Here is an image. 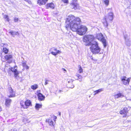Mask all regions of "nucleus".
Masks as SVG:
<instances>
[{
	"mask_svg": "<svg viewBox=\"0 0 131 131\" xmlns=\"http://www.w3.org/2000/svg\"><path fill=\"white\" fill-rule=\"evenodd\" d=\"M48 0H38L37 4L39 5H45Z\"/></svg>",
	"mask_w": 131,
	"mask_h": 131,
	"instance_id": "10",
	"label": "nucleus"
},
{
	"mask_svg": "<svg viewBox=\"0 0 131 131\" xmlns=\"http://www.w3.org/2000/svg\"><path fill=\"white\" fill-rule=\"evenodd\" d=\"M108 21L106 18L103 19V23L105 26L107 27L108 26L107 21Z\"/></svg>",
	"mask_w": 131,
	"mask_h": 131,
	"instance_id": "23",
	"label": "nucleus"
},
{
	"mask_svg": "<svg viewBox=\"0 0 131 131\" xmlns=\"http://www.w3.org/2000/svg\"><path fill=\"white\" fill-rule=\"evenodd\" d=\"M24 104L25 103L24 102H21L20 103V105H21L22 107L24 108H27V107H26V106L24 105Z\"/></svg>",
	"mask_w": 131,
	"mask_h": 131,
	"instance_id": "29",
	"label": "nucleus"
},
{
	"mask_svg": "<svg viewBox=\"0 0 131 131\" xmlns=\"http://www.w3.org/2000/svg\"><path fill=\"white\" fill-rule=\"evenodd\" d=\"M25 1L26 2L28 3L29 4H31V2L30 1H29V0H25Z\"/></svg>",
	"mask_w": 131,
	"mask_h": 131,
	"instance_id": "33",
	"label": "nucleus"
},
{
	"mask_svg": "<svg viewBox=\"0 0 131 131\" xmlns=\"http://www.w3.org/2000/svg\"><path fill=\"white\" fill-rule=\"evenodd\" d=\"M62 91L61 90H59L58 91V92L59 93H60L62 92Z\"/></svg>",
	"mask_w": 131,
	"mask_h": 131,
	"instance_id": "37",
	"label": "nucleus"
},
{
	"mask_svg": "<svg viewBox=\"0 0 131 131\" xmlns=\"http://www.w3.org/2000/svg\"><path fill=\"white\" fill-rule=\"evenodd\" d=\"M9 33L13 36H14L16 34V32H14L12 31H10L9 32Z\"/></svg>",
	"mask_w": 131,
	"mask_h": 131,
	"instance_id": "28",
	"label": "nucleus"
},
{
	"mask_svg": "<svg viewBox=\"0 0 131 131\" xmlns=\"http://www.w3.org/2000/svg\"><path fill=\"white\" fill-rule=\"evenodd\" d=\"M63 71L66 72V70L64 69H63Z\"/></svg>",
	"mask_w": 131,
	"mask_h": 131,
	"instance_id": "38",
	"label": "nucleus"
},
{
	"mask_svg": "<svg viewBox=\"0 0 131 131\" xmlns=\"http://www.w3.org/2000/svg\"><path fill=\"white\" fill-rule=\"evenodd\" d=\"M130 79V78H127L126 77H124L121 79V81L123 84L128 85L129 84Z\"/></svg>",
	"mask_w": 131,
	"mask_h": 131,
	"instance_id": "5",
	"label": "nucleus"
},
{
	"mask_svg": "<svg viewBox=\"0 0 131 131\" xmlns=\"http://www.w3.org/2000/svg\"><path fill=\"white\" fill-rule=\"evenodd\" d=\"M52 50L53 51L51 52V53L52 55L55 56L61 53V52L59 50H57L56 48H53Z\"/></svg>",
	"mask_w": 131,
	"mask_h": 131,
	"instance_id": "7",
	"label": "nucleus"
},
{
	"mask_svg": "<svg viewBox=\"0 0 131 131\" xmlns=\"http://www.w3.org/2000/svg\"><path fill=\"white\" fill-rule=\"evenodd\" d=\"M41 105L39 104H36L35 106L37 110H38L41 107Z\"/></svg>",
	"mask_w": 131,
	"mask_h": 131,
	"instance_id": "25",
	"label": "nucleus"
},
{
	"mask_svg": "<svg viewBox=\"0 0 131 131\" xmlns=\"http://www.w3.org/2000/svg\"><path fill=\"white\" fill-rule=\"evenodd\" d=\"M84 42L86 46H90L91 51L94 54L101 53L100 48L97 42L94 40L93 36L89 35L84 36L83 39Z\"/></svg>",
	"mask_w": 131,
	"mask_h": 131,
	"instance_id": "2",
	"label": "nucleus"
},
{
	"mask_svg": "<svg viewBox=\"0 0 131 131\" xmlns=\"http://www.w3.org/2000/svg\"><path fill=\"white\" fill-rule=\"evenodd\" d=\"M75 76L77 77V80H79V81H82V76L79 74H77Z\"/></svg>",
	"mask_w": 131,
	"mask_h": 131,
	"instance_id": "22",
	"label": "nucleus"
},
{
	"mask_svg": "<svg viewBox=\"0 0 131 131\" xmlns=\"http://www.w3.org/2000/svg\"><path fill=\"white\" fill-rule=\"evenodd\" d=\"M78 67L79 68V73H81L82 72L83 70L81 66L80 65H79Z\"/></svg>",
	"mask_w": 131,
	"mask_h": 131,
	"instance_id": "30",
	"label": "nucleus"
},
{
	"mask_svg": "<svg viewBox=\"0 0 131 131\" xmlns=\"http://www.w3.org/2000/svg\"><path fill=\"white\" fill-rule=\"evenodd\" d=\"M11 70L12 72H14L15 76L16 77V66H15L13 68H12Z\"/></svg>",
	"mask_w": 131,
	"mask_h": 131,
	"instance_id": "17",
	"label": "nucleus"
},
{
	"mask_svg": "<svg viewBox=\"0 0 131 131\" xmlns=\"http://www.w3.org/2000/svg\"><path fill=\"white\" fill-rule=\"evenodd\" d=\"M59 115H61V113L60 112H59Z\"/></svg>",
	"mask_w": 131,
	"mask_h": 131,
	"instance_id": "39",
	"label": "nucleus"
},
{
	"mask_svg": "<svg viewBox=\"0 0 131 131\" xmlns=\"http://www.w3.org/2000/svg\"><path fill=\"white\" fill-rule=\"evenodd\" d=\"M73 82V81L72 80H71L70 81H68V82L69 83H71L72 84V85H71L70 87L71 88H73L74 87V85L72 84V82Z\"/></svg>",
	"mask_w": 131,
	"mask_h": 131,
	"instance_id": "26",
	"label": "nucleus"
},
{
	"mask_svg": "<svg viewBox=\"0 0 131 131\" xmlns=\"http://www.w3.org/2000/svg\"><path fill=\"white\" fill-rule=\"evenodd\" d=\"M4 17L5 19H6L7 18V21H9V19L8 17V16L6 15H4Z\"/></svg>",
	"mask_w": 131,
	"mask_h": 131,
	"instance_id": "31",
	"label": "nucleus"
},
{
	"mask_svg": "<svg viewBox=\"0 0 131 131\" xmlns=\"http://www.w3.org/2000/svg\"><path fill=\"white\" fill-rule=\"evenodd\" d=\"M78 5L76 3H71V6L72 8L76 9L78 8Z\"/></svg>",
	"mask_w": 131,
	"mask_h": 131,
	"instance_id": "18",
	"label": "nucleus"
},
{
	"mask_svg": "<svg viewBox=\"0 0 131 131\" xmlns=\"http://www.w3.org/2000/svg\"><path fill=\"white\" fill-rule=\"evenodd\" d=\"M128 109L127 107H125L123 109L121 110L119 112L121 114H124L126 115L128 112Z\"/></svg>",
	"mask_w": 131,
	"mask_h": 131,
	"instance_id": "9",
	"label": "nucleus"
},
{
	"mask_svg": "<svg viewBox=\"0 0 131 131\" xmlns=\"http://www.w3.org/2000/svg\"><path fill=\"white\" fill-rule=\"evenodd\" d=\"M38 88V86L37 84H34L31 86V88L33 90H35Z\"/></svg>",
	"mask_w": 131,
	"mask_h": 131,
	"instance_id": "24",
	"label": "nucleus"
},
{
	"mask_svg": "<svg viewBox=\"0 0 131 131\" xmlns=\"http://www.w3.org/2000/svg\"><path fill=\"white\" fill-rule=\"evenodd\" d=\"M30 122V121H29L28 122V123Z\"/></svg>",
	"mask_w": 131,
	"mask_h": 131,
	"instance_id": "43",
	"label": "nucleus"
},
{
	"mask_svg": "<svg viewBox=\"0 0 131 131\" xmlns=\"http://www.w3.org/2000/svg\"><path fill=\"white\" fill-rule=\"evenodd\" d=\"M4 53H2L1 57V60L5 62L7 61V62L10 63L12 61V56L11 54H5L3 55Z\"/></svg>",
	"mask_w": 131,
	"mask_h": 131,
	"instance_id": "3",
	"label": "nucleus"
},
{
	"mask_svg": "<svg viewBox=\"0 0 131 131\" xmlns=\"http://www.w3.org/2000/svg\"><path fill=\"white\" fill-rule=\"evenodd\" d=\"M9 51L8 49L6 48H4L3 49V52L1 53V56L2 53H4L3 55L6 54Z\"/></svg>",
	"mask_w": 131,
	"mask_h": 131,
	"instance_id": "14",
	"label": "nucleus"
},
{
	"mask_svg": "<svg viewBox=\"0 0 131 131\" xmlns=\"http://www.w3.org/2000/svg\"><path fill=\"white\" fill-rule=\"evenodd\" d=\"M6 19V20H7V18H6V19Z\"/></svg>",
	"mask_w": 131,
	"mask_h": 131,
	"instance_id": "41",
	"label": "nucleus"
},
{
	"mask_svg": "<svg viewBox=\"0 0 131 131\" xmlns=\"http://www.w3.org/2000/svg\"><path fill=\"white\" fill-rule=\"evenodd\" d=\"M24 68H25L26 69V67H24Z\"/></svg>",
	"mask_w": 131,
	"mask_h": 131,
	"instance_id": "40",
	"label": "nucleus"
},
{
	"mask_svg": "<svg viewBox=\"0 0 131 131\" xmlns=\"http://www.w3.org/2000/svg\"><path fill=\"white\" fill-rule=\"evenodd\" d=\"M105 4L106 5L108 6L109 4V0H103Z\"/></svg>",
	"mask_w": 131,
	"mask_h": 131,
	"instance_id": "27",
	"label": "nucleus"
},
{
	"mask_svg": "<svg viewBox=\"0 0 131 131\" xmlns=\"http://www.w3.org/2000/svg\"><path fill=\"white\" fill-rule=\"evenodd\" d=\"M126 44L128 46H129L130 45V42L128 40L126 41Z\"/></svg>",
	"mask_w": 131,
	"mask_h": 131,
	"instance_id": "32",
	"label": "nucleus"
},
{
	"mask_svg": "<svg viewBox=\"0 0 131 131\" xmlns=\"http://www.w3.org/2000/svg\"><path fill=\"white\" fill-rule=\"evenodd\" d=\"M25 106H28L31 104V102L29 100H27L25 102Z\"/></svg>",
	"mask_w": 131,
	"mask_h": 131,
	"instance_id": "20",
	"label": "nucleus"
},
{
	"mask_svg": "<svg viewBox=\"0 0 131 131\" xmlns=\"http://www.w3.org/2000/svg\"><path fill=\"white\" fill-rule=\"evenodd\" d=\"M38 100L39 101L43 100L45 99V96H44L41 93H38L37 94Z\"/></svg>",
	"mask_w": 131,
	"mask_h": 131,
	"instance_id": "11",
	"label": "nucleus"
},
{
	"mask_svg": "<svg viewBox=\"0 0 131 131\" xmlns=\"http://www.w3.org/2000/svg\"><path fill=\"white\" fill-rule=\"evenodd\" d=\"M103 91V88L100 89L98 90L95 91L94 92V95H95L96 94H98L99 93L102 92Z\"/></svg>",
	"mask_w": 131,
	"mask_h": 131,
	"instance_id": "21",
	"label": "nucleus"
},
{
	"mask_svg": "<svg viewBox=\"0 0 131 131\" xmlns=\"http://www.w3.org/2000/svg\"><path fill=\"white\" fill-rule=\"evenodd\" d=\"M22 66L24 67H26V69L27 70L29 69V67L27 64V61H26L22 62Z\"/></svg>",
	"mask_w": 131,
	"mask_h": 131,
	"instance_id": "19",
	"label": "nucleus"
},
{
	"mask_svg": "<svg viewBox=\"0 0 131 131\" xmlns=\"http://www.w3.org/2000/svg\"><path fill=\"white\" fill-rule=\"evenodd\" d=\"M105 18L108 20H112L113 19V13L112 12L109 13L105 17Z\"/></svg>",
	"mask_w": 131,
	"mask_h": 131,
	"instance_id": "6",
	"label": "nucleus"
},
{
	"mask_svg": "<svg viewBox=\"0 0 131 131\" xmlns=\"http://www.w3.org/2000/svg\"><path fill=\"white\" fill-rule=\"evenodd\" d=\"M9 93L10 95H8V96L10 97H14L15 96L14 92L13 91L12 89L11 88H9Z\"/></svg>",
	"mask_w": 131,
	"mask_h": 131,
	"instance_id": "13",
	"label": "nucleus"
},
{
	"mask_svg": "<svg viewBox=\"0 0 131 131\" xmlns=\"http://www.w3.org/2000/svg\"><path fill=\"white\" fill-rule=\"evenodd\" d=\"M97 38L101 41L102 42L104 47H105L107 45V43L106 40L104 38L102 34L101 33L98 34L97 35Z\"/></svg>",
	"mask_w": 131,
	"mask_h": 131,
	"instance_id": "4",
	"label": "nucleus"
},
{
	"mask_svg": "<svg viewBox=\"0 0 131 131\" xmlns=\"http://www.w3.org/2000/svg\"><path fill=\"white\" fill-rule=\"evenodd\" d=\"M124 96L123 93H119L114 95V97L115 99H118L119 98H122Z\"/></svg>",
	"mask_w": 131,
	"mask_h": 131,
	"instance_id": "12",
	"label": "nucleus"
},
{
	"mask_svg": "<svg viewBox=\"0 0 131 131\" xmlns=\"http://www.w3.org/2000/svg\"><path fill=\"white\" fill-rule=\"evenodd\" d=\"M14 63H15V61H14Z\"/></svg>",
	"mask_w": 131,
	"mask_h": 131,
	"instance_id": "42",
	"label": "nucleus"
},
{
	"mask_svg": "<svg viewBox=\"0 0 131 131\" xmlns=\"http://www.w3.org/2000/svg\"><path fill=\"white\" fill-rule=\"evenodd\" d=\"M17 77H19V76L18 75V72L17 71Z\"/></svg>",
	"mask_w": 131,
	"mask_h": 131,
	"instance_id": "36",
	"label": "nucleus"
},
{
	"mask_svg": "<svg viewBox=\"0 0 131 131\" xmlns=\"http://www.w3.org/2000/svg\"><path fill=\"white\" fill-rule=\"evenodd\" d=\"M11 100L9 99H6L5 100V105L6 106L8 107L10 104Z\"/></svg>",
	"mask_w": 131,
	"mask_h": 131,
	"instance_id": "15",
	"label": "nucleus"
},
{
	"mask_svg": "<svg viewBox=\"0 0 131 131\" xmlns=\"http://www.w3.org/2000/svg\"><path fill=\"white\" fill-rule=\"evenodd\" d=\"M57 117L56 116H54V117H51L50 118L46 120V121H47L48 123L49 124V125L51 126H53V122L52 121V119H56Z\"/></svg>",
	"mask_w": 131,
	"mask_h": 131,
	"instance_id": "8",
	"label": "nucleus"
},
{
	"mask_svg": "<svg viewBox=\"0 0 131 131\" xmlns=\"http://www.w3.org/2000/svg\"><path fill=\"white\" fill-rule=\"evenodd\" d=\"M64 3H67L68 2V0H62Z\"/></svg>",
	"mask_w": 131,
	"mask_h": 131,
	"instance_id": "34",
	"label": "nucleus"
},
{
	"mask_svg": "<svg viewBox=\"0 0 131 131\" xmlns=\"http://www.w3.org/2000/svg\"><path fill=\"white\" fill-rule=\"evenodd\" d=\"M47 81H48L47 80H46V81L45 83V85H47V84H48V83L47 82Z\"/></svg>",
	"mask_w": 131,
	"mask_h": 131,
	"instance_id": "35",
	"label": "nucleus"
},
{
	"mask_svg": "<svg viewBox=\"0 0 131 131\" xmlns=\"http://www.w3.org/2000/svg\"><path fill=\"white\" fill-rule=\"evenodd\" d=\"M49 7L52 9H53L54 7V4L52 3L47 4L46 5L47 8H48Z\"/></svg>",
	"mask_w": 131,
	"mask_h": 131,
	"instance_id": "16",
	"label": "nucleus"
},
{
	"mask_svg": "<svg viewBox=\"0 0 131 131\" xmlns=\"http://www.w3.org/2000/svg\"><path fill=\"white\" fill-rule=\"evenodd\" d=\"M81 20L78 17H75L74 16L70 15L68 16L66 21V27L67 29L70 28L74 31H77V33L80 35L85 34L88 28L85 26L80 24Z\"/></svg>",
	"mask_w": 131,
	"mask_h": 131,
	"instance_id": "1",
	"label": "nucleus"
}]
</instances>
